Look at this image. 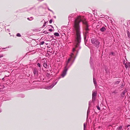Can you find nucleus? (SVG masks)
Listing matches in <instances>:
<instances>
[{
	"label": "nucleus",
	"instance_id": "f257e3e1",
	"mask_svg": "<svg viewBox=\"0 0 130 130\" xmlns=\"http://www.w3.org/2000/svg\"><path fill=\"white\" fill-rule=\"evenodd\" d=\"M74 21V27L76 31V36L75 40L76 44L75 46V47L76 48L78 47L79 49H80L81 48V47L79 45L80 43L81 42V37L79 24L80 22H82L83 24L85 25L86 27L85 29L86 31L84 34V39L85 43L87 41L86 39L87 34L88 33V31L89 30V26L85 19L82 18L81 17H77V18L75 19Z\"/></svg>",
	"mask_w": 130,
	"mask_h": 130
},
{
	"label": "nucleus",
	"instance_id": "f03ea898",
	"mask_svg": "<svg viewBox=\"0 0 130 130\" xmlns=\"http://www.w3.org/2000/svg\"><path fill=\"white\" fill-rule=\"evenodd\" d=\"M91 42L93 45L98 48L100 45V42L96 38H92L91 39Z\"/></svg>",
	"mask_w": 130,
	"mask_h": 130
},
{
	"label": "nucleus",
	"instance_id": "7ed1b4c3",
	"mask_svg": "<svg viewBox=\"0 0 130 130\" xmlns=\"http://www.w3.org/2000/svg\"><path fill=\"white\" fill-rule=\"evenodd\" d=\"M68 69V68H66V67H64L62 73L61 75V76L62 78L64 77L66 75L67 71Z\"/></svg>",
	"mask_w": 130,
	"mask_h": 130
},
{
	"label": "nucleus",
	"instance_id": "20e7f679",
	"mask_svg": "<svg viewBox=\"0 0 130 130\" xmlns=\"http://www.w3.org/2000/svg\"><path fill=\"white\" fill-rule=\"evenodd\" d=\"M71 60V58H70L68 59V61L66 62V64L64 67H66V68H68V69H69L71 67L72 63H71L70 65H69V63Z\"/></svg>",
	"mask_w": 130,
	"mask_h": 130
},
{
	"label": "nucleus",
	"instance_id": "39448f33",
	"mask_svg": "<svg viewBox=\"0 0 130 130\" xmlns=\"http://www.w3.org/2000/svg\"><path fill=\"white\" fill-rule=\"evenodd\" d=\"M58 81L54 83L52 85L45 88V89L47 90H49L50 89L52 88L57 83Z\"/></svg>",
	"mask_w": 130,
	"mask_h": 130
},
{
	"label": "nucleus",
	"instance_id": "423d86ee",
	"mask_svg": "<svg viewBox=\"0 0 130 130\" xmlns=\"http://www.w3.org/2000/svg\"><path fill=\"white\" fill-rule=\"evenodd\" d=\"M92 102L91 101H90L89 102V107L87 112V117H88V114L90 112V107L91 106Z\"/></svg>",
	"mask_w": 130,
	"mask_h": 130
},
{
	"label": "nucleus",
	"instance_id": "0eeeda50",
	"mask_svg": "<svg viewBox=\"0 0 130 130\" xmlns=\"http://www.w3.org/2000/svg\"><path fill=\"white\" fill-rule=\"evenodd\" d=\"M33 73L35 75L37 76L38 74V71L36 68H35L33 70Z\"/></svg>",
	"mask_w": 130,
	"mask_h": 130
},
{
	"label": "nucleus",
	"instance_id": "6e6552de",
	"mask_svg": "<svg viewBox=\"0 0 130 130\" xmlns=\"http://www.w3.org/2000/svg\"><path fill=\"white\" fill-rule=\"evenodd\" d=\"M43 67L45 68H46L47 67V64L46 63V62H45L44 61V63L43 64Z\"/></svg>",
	"mask_w": 130,
	"mask_h": 130
},
{
	"label": "nucleus",
	"instance_id": "1a4fd4ad",
	"mask_svg": "<svg viewBox=\"0 0 130 130\" xmlns=\"http://www.w3.org/2000/svg\"><path fill=\"white\" fill-rule=\"evenodd\" d=\"M96 91L94 92L93 91H92V96H96Z\"/></svg>",
	"mask_w": 130,
	"mask_h": 130
},
{
	"label": "nucleus",
	"instance_id": "9d476101",
	"mask_svg": "<svg viewBox=\"0 0 130 130\" xmlns=\"http://www.w3.org/2000/svg\"><path fill=\"white\" fill-rule=\"evenodd\" d=\"M106 30L105 28L104 27H102L100 29V30L101 31L103 32L104 31H105Z\"/></svg>",
	"mask_w": 130,
	"mask_h": 130
},
{
	"label": "nucleus",
	"instance_id": "9b49d317",
	"mask_svg": "<svg viewBox=\"0 0 130 130\" xmlns=\"http://www.w3.org/2000/svg\"><path fill=\"white\" fill-rule=\"evenodd\" d=\"M96 99V96H92V100L91 101L92 102H94L95 100Z\"/></svg>",
	"mask_w": 130,
	"mask_h": 130
},
{
	"label": "nucleus",
	"instance_id": "f8f14e48",
	"mask_svg": "<svg viewBox=\"0 0 130 130\" xmlns=\"http://www.w3.org/2000/svg\"><path fill=\"white\" fill-rule=\"evenodd\" d=\"M34 19L33 17H30L29 18H27V20L29 21H31L33 20Z\"/></svg>",
	"mask_w": 130,
	"mask_h": 130
},
{
	"label": "nucleus",
	"instance_id": "ddd939ff",
	"mask_svg": "<svg viewBox=\"0 0 130 130\" xmlns=\"http://www.w3.org/2000/svg\"><path fill=\"white\" fill-rule=\"evenodd\" d=\"M127 36L129 38H130V32L128 30H127Z\"/></svg>",
	"mask_w": 130,
	"mask_h": 130
},
{
	"label": "nucleus",
	"instance_id": "4468645a",
	"mask_svg": "<svg viewBox=\"0 0 130 130\" xmlns=\"http://www.w3.org/2000/svg\"><path fill=\"white\" fill-rule=\"evenodd\" d=\"M93 82L94 84L95 85V86L96 87V83L95 81V80L94 78V76H93Z\"/></svg>",
	"mask_w": 130,
	"mask_h": 130
},
{
	"label": "nucleus",
	"instance_id": "2eb2a0df",
	"mask_svg": "<svg viewBox=\"0 0 130 130\" xmlns=\"http://www.w3.org/2000/svg\"><path fill=\"white\" fill-rule=\"evenodd\" d=\"M105 71H106L107 74L108 75L109 74V71L108 69H106L105 70Z\"/></svg>",
	"mask_w": 130,
	"mask_h": 130
},
{
	"label": "nucleus",
	"instance_id": "dca6fc26",
	"mask_svg": "<svg viewBox=\"0 0 130 130\" xmlns=\"http://www.w3.org/2000/svg\"><path fill=\"white\" fill-rule=\"evenodd\" d=\"M122 126H120L118 127L117 129V130H122Z\"/></svg>",
	"mask_w": 130,
	"mask_h": 130
},
{
	"label": "nucleus",
	"instance_id": "f3484780",
	"mask_svg": "<svg viewBox=\"0 0 130 130\" xmlns=\"http://www.w3.org/2000/svg\"><path fill=\"white\" fill-rule=\"evenodd\" d=\"M111 53L109 54V55L111 56V55L113 56H115L116 54L115 52H111Z\"/></svg>",
	"mask_w": 130,
	"mask_h": 130
},
{
	"label": "nucleus",
	"instance_id": "a211bd4d",
	"mask_svg": "<svg viewBox=\"0 0 130 130\" xmlns=\"http://www.w3.org/2000/svg\"><path fill=\"white\" fill-rule=\"evenodd\" d=\"M118 93V92L117 91V90H115L112 91V94H115L117 93Z\"/></svg>",
	"mask_w": 130,
	"mask_h": 130
},
{
	"label": "nucleus",
	"instance_id": "6ab92c4d",
	"mask_svg": "<svg viewBox=\"0 0 130 130\" xmlns=\"http://www.w3.org/2000/svg\"><path fill=\"white\" fill-rule=\"evenodd\" d=\"M54 35L56 36H59V35L58 32H55L54 34Z\"/></svg>",
	"mask_w": 130,
	"mask_h": 130
},
{
	"label": "nucleus",
	"instance_id": "aec40b11",
	"mask_svg": "<svg viewBox=\"0 0 130 130\" xmlns=\"http://www.w3.org/2000/svg\"><path fill=\"white\" fill-rule=\"evenodd\" d=\"M47 36L48 37H50L52 39H53L54 38L53 36H51L50 35H47Z\"/></svg>",
	"mask_w": 130,
	"mask_h": 130
},
{
	"label": "nucleus",
	"instance_id": "412c9836",
	"mask_svg": "<svg viewBox=\"0 0 130 130\" xmlns=\"http://www.w3.org/2000/svg\"><path fill=\"white\" fill-rule=\"evenodd\" d=\"M90 64L91 66L92 64V60L91 59V58H90Z\"/></svg>",
	"mask_w": 130,
	"mask_h": 130
},
{
	"label": "nucleus",
	"instance_id": "4be33fe9",
	"mask_svg": "<svg viewBox=\"0 0 130 130\" xmlns=\"http://www.w3.org/2000/svg\"><path fill=\"white\" fill-rule=\"evenodd\" d=\"M20 96H21L22 98H24V95L22 94H20Z\"/></svg>",
	"mask_w": 130,
	"mask_h": 130
},
{
	"label": "nucleus",
	"instance_id": "5701e85b",
	"mask_svg": "<svg viewBox=\"0 0 130 130\" xmlns=\"http://www.w3.org/2000/svg\"><path fill=\"white\" fill-rule=\"evenodd\" d=\"M44 43V41L41 42L40 43V45H43Z\"/></svg>",
	"mask_w": 130,
	"mask_h": 130
},
{
	"label": "nucleus",
	"instance_id": "b1692460",
	"mask_svg": "<svg viewBox=\"0 0 130 130\" xmlns=\"http://www.w3.org/2000/svg\"><path fill=\"white\" fill-rule=\"evenodd\" d=\"M37 66H38V67H39L40 68V69H41V64H40L38 63L37 64Z\"/></svg>",
	"mask_w": 130,
	"mask_h": 130
},
{
	"label": "nucleus",
	"instance_id": "393cba45",
	"mask_svg": "<svg viewBox=\"0 0 130 130\" xmlns=\"http://www.w3.org/2000/svg\"><path fill=\"white\" fill-rule=\"evenodd\" d=\"M16 36H17L18 37H20L21 36V34L20 33H19L17 34L16 35Z\"/></svg>",
	"mask_w": 130,
	"mask_h": 130
},
{
	"label": "nucleus",
	"instance_id": "a878e982",
	"mask_svg": "<svg viewBox=\"0 0 130 130\" xmlns=\"http://www.w3.org/2000/svg\"><path fill=\"white\" fill-rule=\"evenodd\" d=\"M48 21H46V22H44V23L43 24V27H44V26H45L46 25V23Z\"/></svg>",
	"mask_w": 130,
	"mask_h": 130
},
{
	"label": "nucleus",
	"instance_id": "bb28decb",
	"mask_svg": "<svg viewBox=\"0 0 130 130\" xmlns=\"http://www.w3.org/2000/svg\"><path fill=\"white\" fill-rule=\"evenodd\" d=\"M120 81H116V82H115V84H118L119 83H120Z\"/></svg>",
	"mask_w": 130,
	"mask_h": 130
},
{
	"label": "nucleus",
	"instance_id": "cd10ccee",
	"mask_svg": "<svg viewBox=\"0 0 130 130\" xmlns=\"http://www.w3.org/2000/svg\"><path fill=\"white\" fill-rule=\"evenodd\" d=\"M85 127H86V124H85V123H84V130H85Z\"/></svg>",
	"mask_w": 130,
	"mask_h": 130
},
{
	"label": "nucleus",
	"instance_id": "c85d7f7f",
	"mask_svg": "<svg viewBox=\"0 0 130 130\" xmlns=\"http://www.w3.org/2000/svg\"><path fill=\"white\" fill-rule=\"evenodd\" d=\"M127 91V90H126L125 89L123 91V92L122 93L124 94H125Z\"/></svg>",
	"mask_w": 130,
	"mask_h": 130
},
{
	"label": "nucleus",
	"instance_id": "c756f323",
	"mask_svg": "<svg viewBox=\"0 0 130 130\" xmlns=\"http://www.w3.org/2000/svg\"><path fill=\"white\" fill-rule=\"evenodd\" d=\"M125 67L127 69L128 67V64L126 63L125 64Z\"/></svg>",
	"mask_w": 130,
	"mask_h": 130
},
{
	"label": "nucleus",
	"instance_id": "7c9ffc66",
	"mask_svg": "<svg viewBox=\"0 0 130 130\" xmlns=\"http://www.w3.org/2000/svg\"><path fill=\"white\" fill-rule=\"evenodd\" d=\"M121 95L122 97H124L125 96V94L122 93L121 94Z\"/></svg>",
	"mask_w": 130,
	"mask_h": 130
},
{
	"label": "nucleus",
	"instance_id": "2f4dec72",
	"mask_svg": "<svg viewBox=\"0 0 130 130\" xmlns=\"http://www.w3.org/2000/svg\"><path fill=\"white\" fill-rule=\"evenodd\" d=\"M43 32V33H44V34H47L48 33V32H47V31H44Z\"/></svg>",
	"mask_w": 130,
	"mask_h": 130
},
{
	"label": "nucleus",
	"instance_id": "473e14b6",
	"mask_svg": "<svg viewBox=\"0 0 130 130\" xmlns=\"http://www.w3.org/2000/svg\"><path fill=\"white\" fill-rule=\"evenodd\" d=\"M5 30H6V31L7 32H8L9 31V29H6V28H5Z\"/></svg>",
	"mask_w": 130,
	"mask_h": 130
},
{
	"label": "nucleus",
	"instance_id": "72a5a7b5",
	"mask_svg": "<svg viewBox=\"0 0 130 130\" xmlns=\"http://www.w3.org/2000/svg\"><path fill=\"white\" fill-rule=\"evenodd\" d=\"M52 19H51L50 20L49 22L50 23H52Z\"/></svg>",
	"mask_w": 130,
	"mask_h": 130
},
{
	"label": "nucleus",
	"instance_id": "f704fd0d",
	"mask_svg": "<svg viewBox=\"0 0 130 130\" xmlns=\"http://www.w3.org/2000/svg\"><path fill=\"white\" fill-rule=\"evenodd\" d=\"M72 18V17H68V20H69L70 21V20L71 19V18Z\"/></svg>",
	"mask_w": 130,
	"mask_h": 130
},
{
	"label": "nucleus",
	"instance_id": "c9c22d12",
	"mask_svg": "<svg viewBox=\"0 0 130 130\" xmlns=\"http://www.w3.org/2000/svg\"><path fill=\"white\" fill-rule=\"evenodd\" d=\"M87 14H88V16H91V14H90L89 13H88Z\"/></svg>",
	"mask_w": 130,
	"mask_h": 130
},
{
	"label": "nucleus",
	"instance_id": "e433bc0d",
	"mask_svg": "<svg viewBox=\"0 0 130 130\" xmlns=\"http://www.w3.org/2000/svg\"><path fill=\"white\" fill-rule=\"evenodd\" d=\"M97 109H98V110H100V108L99 106H97Z\"/></svg>",
	"mask_w": 130,
	"mask_h": 130
},
{
	"label": "nucleus",
	"instance_id": "4c0bfd02",
	"mask_svg": "<svg viewBox=\"0 0 130 130\" xmlns=\"http://www.w3.org/2000/svg\"><path fill=\"white\" fill-rule=\"evenodd\" d=\"M124 86V85H123V84H122V85H121V88H123V86Z\"/></svg>",
	"mask_w": 130,
	"mask_h": 130
},
{
	"label": "nucleus",
	"instance_id": "58836bf2",
	"mask_svg": "<svg viewBox=\"0 0 130 130\" xmlns=\"http://www.w3.org/2000/svg\"><path fill=\"white\" fill-rule=\"evenodd\" d=\"M48 30L52 32V31L53 30L52 29H49Z\"/></svg>",
	"mask_w": 130,
	"mask_h": 130
},
{
	"label": "nucleus",
	"instance_id": "ea45409f",
	"mask_svg": "<svg viewBox=\"0 0 130 130\" xmlns=\"http://www.w3.org/2000/svg\"><path fill=\"white\" fill-rule=\"evenodd\" d=\"M3 55H1L0 54V58L3 57Z\"/></svg>",
	"mask_w": 130,
	"mask_h": 130
},
{
	"label": "nucleus",
	"instance_id": "a19ab883",
	"mask_svg": "<svg viewBox=\"0 0 130 130\" xmlns=\"http://www.w3.org/2000/svg\"><path fill=\"white\" fill-rule=\"evenodd\" d=\"M48 10L52 11L53 13V11H52V10H50V9L48 8Z\"/></svg>",
	"mask_w": 130,
	"mask_h": 130
},
{
	"label": "nucleus",
	"instance_id": "79ce46f5",
	"mask_svg": "<svg viewBox=\"0 0 130 130\" xmlns=\"http://www.w3.org/2000/svg\"><path fill=\"white\" fill-rule=\"evenodd\" d=\"M75 48H73V52H74V51H75Z\"/></svg>",
	"mask_w": 130,
	"mask_h": 130
},
{
	"label": "nucleus",
	"instance_id": "37998d69",
	"mask_svg": "<svg viewBox=\"0 0 130 130\" xmlns=\"http://www.w3.org/2000/svg\"><path fill=\"white\" fill-rule=\"evenodd\" d=\"M127 127H130V125H128L127 126Z\"/></svg>",
	"mask_w": 130,
	"mask_h": 130
},
{
	"label": "nucleus",
	"instance_id": "c03bdc74",
	"mask_svg": "<svg viewBox=\"0 0 130 130\" xmlns=\"http://www.w3.org/2000/svg\"><path fill=\"white\" fill-rule=\"evenodd\" d=\"M129 67L130 68V63H129L128 64Z\"/></svg>",
	"mask_w": 130,
	"mask_h": 130
},
{
	"label": "nucleus",
	"instance_id": "a18cd8bd",
	"mask_svg": "<svg viewBox=\"0 0 130 130\" xmlns=\"http://www.w3.org/2000/svg\"><path fill=\"white\" fill-rule=\"evenodd\" d=\"M50 52V53H52V51L51 52H50V51H47V52Z\"/></svg>",
	"mask_w": 130,
	"mask_h": 130
},
{
	"label": "nucleus",
	"instance_id": "49530a36",
	"mask_svg": "<svg viewBox=\"0 0 130 130\" xmlns=\"http://www.w3.org/2000/svg\"><path fill=\"white\" fill-rule=\"evenodd\" d=\"M50 26H51L52 28H53V26L52 25H50Z\"/></svg>",
	"mask_w": 130,
	"mask_h": 130
},
{
	"label": "nucleus",
	"instance_id": "de8ad7c7",
	"mask_svg": "<svg viewBox=\"0 0 130 130\" xmlns=\"http://www.w3.org/2000/svg\"><path fill=\"white\" fill-rule=\"evenodd\" d=\"M61 77H61H59L58 78V79H59Z\"/></svg>",
	"mask_w": 130,
	"mask_h": 130
},
{
	"label": "nucleus",
	"instance_id": "09e8293b",
	"mask_svg": "<svg viewBox=\"0 0 130 130\" xmlns=\"http://www.w3.org/2000/svg\"><path fill=\"white\" fill-rule=\"evenodd\" d=\"M100 128H101V126H99L98 128H99V129H100Z\"/></svg>",
	"mask_w": 130,
	"mask_h": 130
},
{
	"label": "nucleus",
	"instance_id": "8fccbe9b",
	"mask_svg": "<svg viewBox=\"0 0 130 130\" xmlns=\"http://www.w3.org/2000/svg\"><path fill=\"white\" fill-rule=\"evenodd\" d=\"M2 112V110L0 109V112Z\"/></svg>",
	"mask_w": 130,
	"mask_h": 130
},
{
	"label": "nucleus",
	"instance_id": "3c124183",
	"mask_svg": "<svg viewBox=\"0 0 130 130\" xmlns=\"http://www.w3.org/2000/svg\"><path fill=\"white\" fill-rule=\"evenodd\" d=\"M4 79V78H3L2 79V80H3Z\"/></svg>",
	"mask_w": 130,
	"mask_h": 130
},
{
	"label": "nucleus",
	"instance_id": "603ef678",
	"mask_svg": "<svg viewBox=\"0 0 130 130\" xmlns=\"http://www.w3.org/2000/svg\"><path fill=\"white\" fill-rule=\"evenodd\" d=\"M129 128H129V127H128V130Z\"/></svg>",
	"mask_w": 130,
	"mask_h": 130
},
{
	"label": "nucleus",
	"instance_id": "864d4df0",
	"mask_svg": "<svg viewBox=\"0 0 130 130\" xmlns=\"http://www.w3.org/2000/svg\"><path fill=\"white\" fill-rule=\"evenodd\" d=\"M79 16V17H80V16H80V15H79V16Z\"/></svg>",
	"mask_w": 130,
	"mask_h": 130
},
{
	"label": "nucleus",
	"instance_id": "5fc2aeb1",
	"mask_svg": "<svg viewBox=\"0 0 130 130\" xmlns=\"http://www.w3.org/2000/svg\"><path fill=\"white\" fill-rule=\"evenodd\" d=\"M72 55H73V53H72Z\"/></svg>",
	"mask_w": 130,
	"mask_h": 130
},
{
	"label": "nucleus",
	"instance_id": "6e6d98bb",
	"mask_svg": "<svg viewBox=\"0 0 130 130\" xmlns=\"http://www.w3.org/2000/svg\"><path fill=\"white\" fill-rule=\"evenodd\" d=\"M55 17V18H56V17Z\"/></svg>",
	"mask_w": 130,
	"mask_h": 130
},
{
	"label": "nucleus",
	"instance_id": "4d7b16f0",
	"mask_svg": "<svg viewBox=\"0 0 130 130\" xmlns=\"http://www.w3.org/2000/svg\"><path fill=\"white\" fill-rule=\"evenodd\" d=\"M43 20H43L42 21H42H43Z\"/></svg>",
	"mask_w": 130,
	"mask_h": 130
}]
</instances>
